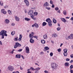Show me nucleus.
Listing matches in <instances>:
<instances>
[{"label":"nucleus","instance_id":"72a5a7b5","mask_svg":"<svg viewBox=\"0 0 73 73\" xmlns=\"http://www.w3.org/2000/svg\"><path fill=\"white\" fill-rule=\"evenodd\" d=\"M73 65H71L70 67V69H73Z\"/></svg>","mask_w":73,"mask_h":73},{"label":"nucleus","instance_id":"9b49d317","mask_svg":"<svg viewBox=\"0 0 73 73\" xmlns=\"http://www.w3.org/2000/svg\"><path fill=\"white\" fill-rule=\"evenodd\" d=\"M60 19L64 23H66V20L64 18H60Z\"/></svg>","mask_w":73,"mask_h":73},{"label":"nucleus","instance_id":"f704fd0d","mask_svg":"<svg viewBox=\"0 0 73 73\" xmlns=\"http://www.w3.org/2000/svg\"><path fill=\"white\" fill-rule=\"evenodd\" d=\"M50 56H53V52H51L50 54Z\"/></svg>","mask_w":73,"mask_h":73},{"label":"nucleus","instance_id":"e433bc0d","mask_svg":"<svg viewBox=\"0 0 73 73\" xmlns=\"http://www.w3.org/2000/svg\"><path fill=\"white\" fill-rule=\"evenodd\" d=\"M57 31H60V30H61V28L60 27H58L57 28Z\"/></svg>","mask_w":73,"mask_h":73},{"label":"nucleus","instance_id":"39448f33","mask_svg":"<svg viewBox=\"0 0 73 73\" xmlns=\"http://www.w3.org/2000/svg\"><path fill=\"white\" fill-rule=\"evenodd\" d=\"M8 69L10 71H13L14 70V67L12 66H9L8 67Z\"/></svg>","mask_w":73,"mask_h":73},{"label":"nucleus","instance_id":"13d9d810","mask_svg":"<svg viewBox=\"0 0 73 73\" xmlns=\"http://www.w3.org/2000/svg\"><path fill=\"white\" fill-rule=\"evenodd\" d=\"M15 25V24L14 23H12L11 24V25L13 26Z\"/></svg>","mask_w":73,"mask_h":73},{"label":"nucleus","instance_id":"4be33fe9","mask_svg":"<svg viewBox=\"0 0 73 73\" xmlns=\"http://www.w3.org/2000/svg\"><path fill=\"white\" fill-rule=\"evenodd\" d=\"M53 23H54V24H56V23H57V21H56V19H53Z\"/></svg>","mask_w":73,"mask_h":73},{"label":"nucleus","instance_id":"1a4fd4ad","mask_svg":"<svg viewBox=\"0 0 73 73\" xmlns=\"http://www.w3.org/2000/svg\"><path fill=\"white\" fill-rule=\"evenodd\" d=\"M24 2L25 3H26V6H27V7H29V3L28 1L27 0H25L24 1Z\"/></svg>","mask_w":73,"mask_h":73},{"label":"nucleus","instance_id":"37998d69","mask_svg":"<svg viewBox=\"0 0 73 73\" xmlns=\"http://www.w3.org/2000/svg\"><path fill=\"white\" fill-rule=\"evenodd\" d=\"M55 9L56 11H58L59 9V8L58 7H56Z\"/></svg>","mask_w":73,"mask_h":73},{"label":"nucleus","instance_id":"09e8293b","mask_svg":"<svg viewBox=\"0 0 73 73\" xmlns=\"http://www.w3.org/2000/svg\"><path fill=\"white\" fill-rule=\"evenodd\" d=\"M31 17L32 19L34 17V16H33V15H31Z\"/></svg>","mask_w":73,"mask_h":73},{"label":"nucleus","instance_id":"cd10ccee","mask_svg":"<svg viewBox=\"0 0 73 73\" xmlns=\"http://www.w3.org/2000/svg\"><path fill=\"white\" fill-rule=\"evenodd\" d=\"M30 69H31V70H33V71H35V69H34L33 67H32L30 68Z\"/></svg>","mask_w":73,"mask_h":73},{"label":"nucleus","instance_id":"4468645a","mask_svg":"<svg viewBox=\"0 0 73 73\" xmlns=\"http://www.w3.org/2000/svg\"><path fill=\"white\" fill-rule=\"evenodd\" d=\"M9 20L7 19H6L5 20V23L6 24H9Z\"/></svg>","mask_w":73,"mask_h":73},{"label":"nucleus","instance_id":"c9c22d12","mask_svg":"<svg viewBox=\"0 0 73 73\" xmlns=\"http://www.w3.org/2000/svg\"><path fill=\"white\" fill-rule=\"evenodd\" d=\"M15 50L14 49H13L12 51L11 52V54H13V51H15Z\"/></svg>","mask_w":73,"mask_h":73},{"label":"nucleus","instance_id":"0eeeda50","mask_svg":"<svg viewBox=\"0 0 73 73\" xmlns=\"http://www.w3.org/2000/svg\"><path fill=\"white\" fill-rule=\"evenodd\" d=\"M1 13H2L5 15V14H7V11H5V9H2L1 10Z\"/></svg>","mask_w":73,"mask_h":73},{"label":"nucleus","instance_id":"bf43d9fd","mask_svg":"<svg viewBox=\"0 0 73 73\" xmlns=\"http://www.w3.org/2000/svg\"><path fill=\"white\" fill-rule=\"evenodd\" d=\"M0 44L1 45H3L2 42L0 40Z\"/></svg>","mask_w":73,"mask_h":73},{"label":"nucleus","instance_id":"b1692460","mask_svg":"<svg viewBox=\"0 0 73 73\" xmlns=\"http://www.w3.org/2000/svg\"><path fill=\"white\" fill-rule=\"evenodd\" d=\"M15 34V31H13L11 33V35L12 36H13Z\"/></svg>","mask_w":73,"mask_h":73},{"label":"nucleus","instance_id":"ddd939ff","mask_svg":"<svg viewBox=\"0 0 73 73\" xmlns=\"http://www.w3.org/2000/svg\"><path fill=\"white\" fill-rule=\"evenodd\" d=\"M30 42L31 43L33 44L35 42V40L33 38H30Z\"/></svg>","mask_w":73,"mask_h":73},{"label":"nucleus","instance_id":"5701e85b","mask_svg":"<svg viewBox=\"0 0 73 73\" xmlns=\"http://www.w3.org/2000/svg\"><path fill=\"white\" fill-rule=\"evenodd\" d=\"M44 48L46 49V50H49V48L48 46L45 47Z\"/></svg>","mask_w":73,"mask_h":73},{"label":"nucleus","instance_id":"dca6fc26","mask_svg":"<svg viewBox=\"0 0 73 73\" xmlns=\"http://www.w3.org/2000/svg\"><path fill=\"white\" fill-rule=\"evenodd\" d=\"M43 37L44 39H46V38H47L48 36H47V35H46V34H45L43 36Z\"/></svg>","mask_w":73,"mask_h":73},{"label":"nucleus","instance_id":"f03ea898","mask_svg":"<svg viewBox=\"0 0 73 73\" xmlns=\"http://www.w3.org/2000/svg\"><path fill=\"white\" fill-rule=\"evenodd\" d=\"M57 64L55 63L52 62L51 64V68L55 69H56L57 68Z\"/></svg>","mask_w":73,"mask_h":73},{"label":"nucleus","instance_id":"338daca9","mask_svg":"<svg viewBox=\"0 0 73 73\" xmlns=\"http://www.w3.org/2000/svg\"><path fill=\"white\" fill-rule=\"evenodd\" d=\"M4 5V3H2V4L1 3V6H3V5Z\"/></svg>","mask_w":73,"mask_h":73},{"label":"nucleus","instance_id":"20e7f679","mask_svg":"<svg viewBox=\"0 0 73 73\" xmlns=\"http://www.w3.org/2000/svg\"><path fill=\"white\" fill-rule=\"evenodd\" d=\"M21 45L18 42H16L15 43V44L14 46V49H16L17 48V47H21Z\"/></svg>","mask_w":73,"mask_h":73},{"label":"nucleus","instance_id":"7ed1b4c3","mask_svg":"<svg viewBox=\"0 0 73 73\" xmlns=\"http://www.w3.org/2000/svg\"><path fill=\"white\" fill-rule=\"evenodd\" d=\"M46 22H47L48 23V25L49 26V27H50L52 25V21L50 20V18H48L46 19Z\"/></svg>","mask_w":73,"mask_h":73},{"label":"nucleus","instance_id":"a878e982","mask_svg":"<svg viewBox=\"0 0 73 73\" xmlns=\"http://www.w3.org/2000/svg\"><path fill=\"white\" fill-rule=\"evenodd\" d=\"M17 40H18V37H17L14 38V40L15 41H17Z\"/></svg>","mask_w":73,"mask_h":73},{"label":"nucleus","instance_id":"680f3d73","mask_svg":"<svg viewBox=\"0 0 73 73\" xmlns=\"http://www.w3.org/2000/svg\"><path fill=\"white\" fill-rule=\"evenodd\" d=\"M70 20H72V21H73V17L71 18Z\"/></svg>","mask_w":73,"mask_h":73},{"label":"nucleus","instance_id":"4c0bfd02","mask_svg":"<svg viewBox=\"0 0 73 73\" xmlns=\"http://www.w3.org/2000/svg\"><path fill=\"white\" fill-rule=\"evenodd\" d=\"M45 5L46 6H48L49 5V4L47 2H46Z\"/></svg>","mask_w":73,"mask_h":73},{"label":"nucleus","instance_id":"f257e3e1","mask_svg":"<svg viewBox=\"0 0 73 73\" xmlns=\"http://www.w3.org/2000/svg\"><path fill=\"white\" fill-rule=\"evenodd\" d=\"M0 36H2V38H4V36H7V31L3 30L0 32Z\"/></svg>","mask_w":73,"mask_h":73},{"label":"nucleus","instance_id":"412c9836","mask_svg":"<svg viewBox=\"0 0 73 73\" xmlns=\"http://www.w3.org/2000/svg\"><path fill=\"white\" fill-rule=\"evenodd\" d=\"M41 42L43 44H44L45 43V41L44 40H41Z\"/></svg>","mask_w":73,"mask_h":73},{"label":"nucleus","instance_id":"f3484780","mask_svg":"<svg viewBox=\"0 0 73 73\" xmlns=\"http://www.w3.org/2000/svg\"><path fill=\"white\" fill-rule=\"evenodd\" d=\"M25 20L26 21H30L31 20V19L29 18H25Z\"/></svg>","mask_w":73,"mask_h":73},{"label":"nucleus","instance_id":"473e14b6","mask_svg":"<svg viewBox=\"0 0 73 73\" xmlns=\"http://www.w3.org/2000/svg\"><path fill=\"white\" fill-rule=\"evenodd\" d=\"M63 14L64 15H66V11H64Z\"/></svg>","mask_w":73,"mask_h":73},{"label":"nucleus","instance_id":"5fc2aeb1","mask_svg":"<svg viewBox=\"0 0 73 73\" xmlns=\"http://www.w3.org/2000/svg\"><path fill=\"white\" fill-rule=\"evenodd\" d=\"M52 8H54V4H52Z\"/></svg>","mask_w":73,"mask_h":73},{"label":"nucleus","instance_id":"58836bf2","mask_svg":"<svg viewBox=\"0 0 73 73\" xmlns=\"http://www.w3.org/2000/svg\"><path fill=\"white\" fill-rule=\"evenodd\" d=\"M46 9H48V10H50V7H46Z\"/></svg>","mask_w":73,"mask_h":73},{"label":"nucleus","instance_id":"c756f323","mask_svg":"<svg viewBox=\"0 0 73 73\" xmlns=\"http://www.w3.org/2000/svg\"><path fill=\"white\" fill-rule=\"evenodd\" d=\"M64 53H67V52H68V50L66 48L64 50Z\"/></svg>","mask_w":73,"mask_h":73},{"label":"nucleus","instance_id":"2f4dec72","mask_svg":"<svg viewBox=\"0 0 73 73\" xmlns=\"http://www.w3.org/2000/svg\"><path fill=\"white\" fill-rule=\"evenodd\" d=\"M8 13L10 15H12V12H11V11L10 10L8 11Z\"/></svg>","mask_w":73,"mask_h":73},{"label":"nucleus","instance_id":"49530a36","mask_svg":"<svg viewBox=\"0 0 73 73\" xmlns=\"http://www.w3.org/2000/svg\"><path fill=\"white\" fill-rule=\"evenodd\" d=\"M33 37L35 38H36V39H37V38H38V37L37 36H34Z\"/></svg>","mask_w":73,"mask_h":73},{"label":"nucleus","instance_id":"6e6552de","mask_svg":"<svg viewBox=\"0 0 73 73\" xmlns=\"http://www.w3.org/2000/svg\"><path fill=\"white\" fill-rule=\"evenodd\" d=\"M26 52L27 53H29V48L28 46L25 47Z\"/></svg>","mask_w":73,"mask_h":73},{"label":"nucleus","instance_id":"6e6d98bb","mask_svg":"<svg viewBox=\"0 0 73 73\" xmlns=\"http://www.w3.org/2000/svg\"><path fill=\"white\" fill-rule=\"evenodd\" d=\"M58 13H61L60 12V10H59L58 11H57Z\"/></svg>","mask_w":73,"mask_h":73},{"label":"nucleus","instance_id":"864d4df0","mask_svg":"<svg viewBox=\"0 0 73 73\" xmlns=\"http://www.w3.org/2000/svg\"><path fill=\"white\" fill-rule=\"evenodd\" d=\"M32 19H34V20H36V18H34V17Z\"/></svg>","mask_w":73,"mask_h":73},{"label":"nucleus","instance_id":"ea45409f","mask_svg":"<svg viewBox=\"0 0 73 73\" xmlns=\"http://www.w3.org/2000/svg\"><path fill=\"white\" fill-rule=\"evenodd\" d=\"M70 36L71 37V38H72L73 37V34H71L70 35Z\"/></svg>","mask_w":73,"mask_h":73},{"label":"nucleus","instance_id":"69168bd1","mask_svg":"<svg viewBox=\"0 0 73 73\" xmlns=\"http://www.w3.org/2000/svg\"><path fill=\"white\" fill-rule=\"evenodd\" d=\"M31 70V69H28L27 70L28 72H30V71Z\"/></svg>","mask_w":73,"mask_h":73},{"label":"nucleus","instance_id":"aec40b11","mask_svg":"<svg viewBox=\"0 0 73 73\" xmlns=\"http://www.w3.org/2000/svg\"><path fill=\"white\" fill-rule=\"evenodd\" d=\"M46 24H47L46 23L43 22L42 24V26H45V25H46Z\"/></svg>","mask_w":73,"mask_h":73},{"label":"nucleus","instance_id":"8fccbe9b","mask_svg":"<svg viewBox=\"0 0 73 73\" xmlns=\"http://www.w3.org/2000/svg\"><path fill=\"white\" fill-rule=\"evenodd\" d=\"M70 70V72L71 73H73V70L71 69Z\"/></svg>","mask_w":73,"mask_h":73},{"label":"nucleus","instance_id":"f8f14e48","mask_svg":"<svg viewBox=\"0 0 73 73\" xmlns=\"http://www.w3.org/2000/svg\"><path fill=\"white\" fill-rule=\"evenodd\" d=\"M22 37H23V36H22V35H20L19 38L18 39V41H21V39L22 38Z\"/></svg>","mask_w":73,"mask_h":73},{"label":"nucleus","instance_id":"603ef678","mask_svg":"<svg viewBox=\"0 0 73 73\" xmlns=\"http://www.w3.org/2000/svg\"><path fill=\"white\" fill-rule=\"evenodd\" d=\"M44 73H48V72L46 70H45L44 71Z\"/></svg>","mask_w":73,"mask_h":73},{"label":"nucleus","instance_id":"3c124183","mask_svg":"<svg viewBox=\"0 0 73 73\" xmlns=\"http://www.w3.org/2000/svg\"><path fill=\"white\" fill-rule=\"evenodd\" d=\"M68 38H69V39H71V38H72L70 35L68 36Z\"/></svg>","mask_w":73,"mask_h":73},{"label":"nucleus","instance_id":"774afa93","mask_svg":"<svg viewBox=\"0 0 73 73\" xmlns=\"http://www.w3.org/2000/svg\"><path fill=\"white\" fill-rule=\"evenodd\" d=\"M15 73H19V72L18 71H17L16 72H15Z\"/></svg>","mask_w":73,"mask_h":73},{"label":"nucleus","instance_id":"a18cd8bd","mask_svg":"<svg viewBox=\"0 0 73 73\" xmlns=\"http://www.w3.org/2000/svg\"><path fill=\"white\" fill-rule=\"evenodd\" d=\"M66 61H70V59L68 58H66Z\"/></svg>","mask_w":73,"mask_h":73},{"label":"nucleus","instance_id":"2eb2a0df","mask_svg":"<svg viewBox=\"0 0 73 73\" xmlns=\"http://www.w3.org/2000/svg\"><path fill=\"white\" fill-rule=\"evenodd\" d=\"M15 18L16 21H19L20 19L17 16H15Z\"/></svg>","mask_w":73,"mask_h":73},{"label":"nucleus","instance_id":"a211bd4d","mask_svg":"<svg viewBox=\"0 0 73 73\" xmlns=\"http://www.w3.org/2000/svg\"><path fill=\"white\" fill-rule=\"evenodd\" d=\"M16 56L17 58H20L21 57V56L20 54L16 55Z\"/></svg>","mask_w":73,"mask_h":73},{"label":"nucleus","instance_id":"a19ab883","mask_svg":"<svg viewBox=\"0 0 73 73\" xmlns=\"http://www.w3.org/2000/svg\"><path fill=\"white\" fill-rule=\"evenodd\" d=\"M22 50H23V49H19L18 50V52H21V51H22Z\"/></svg>","mask_w":73,"mask_h":73},{"label":"nucleus","instance_id":"bb28decb","mask_svg":"<svg viewBox=\"0 0 73 73\" xmlns=\"http://www.w3.org/2000/svg\"><path fill=\"white\" fill-rule=\"evenodd\" d=\"M63 54L65 57H66V56H67V52H64L63 53Z\"/></svg>","mask_w":73,"mask_h":73},{"label":"nucleus","instance_id":"393cba45","mask_svg":"<svg viewBox=\"0 0 73 73\" xmlns=\"http://www.w3.org/2000/svg\"><path fill=\"white\" fill-rule=\"evenodd\" d=\"M64 65L66 66H69V63L66 62L65 63Z\"/></svg>","mask_w":73,"mask_h":73},{"label":"nucleus","instance_id":"de8ad7c7","mask_svg":"<svg viewBox=\"0 0 73 73\" xmlns=\"http://www.w3.org/2000/svg\"><path fill=\"white\" fill-rule=\"evenodd\" d=\"M50 3L51 4H53V1H52V0H50Z\"/></svg>","mask_w":73,"mask_h":73},{"label":"nucleus","instance_id":"423d86ee","mask_svg":"<svg viewBox=\"0 0 73 73\" xmlns=\"http://www.w3.org/2000/svg\"><path fill=\"white\" fill-rule=\"evenodd\" d=\"M33 35H34V33L32 32L29 35V37L30 38H33Z\"/></svg>","mask_w":73,"mask_h":73},{"label":"nucleus","instance_id":"7c9ffc66","mask_svg":"<svg viewBox=\"0 0 73 73\" xmlns=\"http://www.w3.org/2000/svg\"><path fill=\"white\" fill-rule=\"evenodd\" d=\"M40 68L39 67H38L35 69V70H39L40 69Z\"/></svg>","mask_w":73,"mask_h":73},{"label":"nucleus","instance_id":"c03bdc74","mask_svg":"<svg viewBox=\"0 0 73 73\" xmlns=\"http://www.w3.org/2000/svg\"><path fill=\"white\" fill-rule=\"evenodd\" d=\"M34 14L35 15V16H37V15L38 13H37L35 12L34 13Z\"/></svg>","mask_w":73,"mask_h":73},{"label":"nucleus","instance_id":"0e129e2a","mask_svg":"<svg viewBox=\"0 0 73 73\" xmlns=\"http://www.w3.org/2000/svg\"><path fill=\"white\" fill-rule=\"evenodd\" d=\"M35 24H33V25H32V27H35Z\"/></svg>","mask_w":73,"mask_h":73},{"label":"nucleus","instance_id":"79ce46f5","mask_svg":"<svg viewBox=\"0 0 73 73\" xmlns=\"http://www.w3.org/2000/svg\"><path fill=\"white\" fill-rule=\"evenodd\" d=\"M57 50H58V52H61V50L60 48H59V49H58Z\"/></svg>","mask_w":73,"mask_h":73},{"label":"nucleus","instance_id":"9d476101","mask_svg":"<svg viewBox=\"0 0 73 73\" xmlns=\"http://www.w3.org/2000/svg\"><path fill=\"white\" fill-rule=\"evenodd\" d=\"M28 14L29 15H33V10H30L29 11Z\"/></svg>","mask_w":73,"mask_h":73},{"label":"nucleus","instance_id":"e2e57ef3","mask_svg":"<svg viewBox=\"0 0 73 73\" xmlns=\"http://www.w3.org/2000/svg\"><path fill=\"white\" fill-rule=\"evenodd\" d=\"M70 63H72V62H73V60H71L70 61Z\"/></svg>","mask_w":73,"mask_h":73},{"label":"nucleus","instance_id":"4d7b16f0","mask_svg":"<svg viewBox=\"0 0 73 73\" xmlns=\"http://www.w3.org/2000/svg\"><path fill=\"white\" fill-rule=\"evenodd\" d=\"M21 57H22L23 59H24V56H23L21 55Z\"/></svg>","mask_w":73,"mask_h":73},{"label":"nucleus","instance_id":"c85d7f7f","mask_svg":"<svg viewBox=\"0 0 73 73\" xmlns=\"http://www.w3.org/2000/svg\"><path fill=\"white\" fill-rule=\"evenodd\" d=\"M35 27L36 28H38V25L37 23H35Z\"/></svg>","mask_w":73,"mask_h":73},{"label":"nucleus","instance_id":"052dcab7","mask_svg":"<svg viewBox=\"0 0 73 73\" xmlns=\"http://www.w3.org/2000/svg\"><path fill=\"white\" fill-rule=\"evenodd\" d=\"M40 54H44V52H40Z\"/></svg>","mask_w":73,"mask_h":73},{"label":"nucleus","instance_id":"6ab92c4d","mask_svg":"<svg viewBox=\"0 0 73 73\" xmlns=\"http://www.w3.org/2000/svg\"><path fill=\"white\" fill-rule=\"evenodd\" d=\"M57 36V34H54L52 35L53 37H56Z\"/></svg>","mask_w":73,"mask_h":73}]
</instances>
